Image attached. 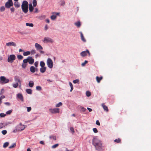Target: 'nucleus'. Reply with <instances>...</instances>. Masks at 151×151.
<instances>
[{"label":"nucleus","instance_id":"f704fd0d","mask_svg":"<svg viewBox=\"0 0 151 151\" xmlns=\"http://www.w3.org/2000/svg\"><path fill=\"white\" fill-rule=\"evenodd\" d=\"M16 146V144L15 143L13 144L12 145H11L9 147V148L10 149L12 148L15 147Z\"/></svg>","mask_w":151,"mask_h":151},{"label":"nucleus","instance_id":"c756f323","mask_svg":"<svg viewBox=\"0 0 151 151\" xmlns=\"http://www.w3.org/2000/svg\"><path fill=\"white\" fill-rule=\"evenodd\" d=\"M9 143L8 142H5L3 145V147L5 148L7 147L9 145Z\"/></svg>","mask_w":151,"mask_h":151},{"label":"nucleus","instance_id":"bf43d9fd","mask_svg":"<svg viewBox=\"0 0 151 151\" xmlns=\"http://www.w3.org/2000/svg\"><path fill=\"white\" fill-rule=\"evenodd\" d=\"M38 62L37 61L35 62V63L34 65L36 67H37L38 65Z\"/></svg>","mask_w":151,"mask_h":151},{"label":"nucleus","instance_id":"ddd939ff","mask_svg":"<svg viewBox=\"0 0 151 151\" xmlns=\"http://www.w3.org/2000/svg\"><path fill=\"white\" fill-rule=\"evenodd\" d=\"M35 47L37 50H42L43 49L42 47L38 43H36L35 44Z\"/></svg>","mask_w":151,"mask_h":151},{"label":"nucleus","instance_id":"dca6fc26","mask_svg":"<svg viewBox=\"0 0 151 151\" xmlns=\"http://www.w3.org/2000/svg\"><path fill=\"white\" fill-rule=\"evenodd\" d=\"M30 71L32 73H34L35 71H37V68H35V67L33 66H32L30 67Z\"/></svg>","mask_w":151,"mask_h":151},{"label":"nucleus","instance_id":"603ef678","mask_svg":"<svg viewBox=\"0 0 151 151\" xmlns=\"http://www.w3.org/2000/svg\"><path fill=\"white\" fill-rule=\"evenodd\" d=\"M88 63V61L87 60H85L84 62L82 63L81 64L82 66H84L85 64Z\"/></svg>","mask_w":151,"mask_h":151},{"label":"nucleus","instance_id":"79ce46f5","mask_svg":"<svg viewBox=\"0 0 151 151\" xmlns=\"http://www.w3.org/2000/svg\"><path fill=\"white\" fill-rule=\"evenodd\" d=\"M59 145V144H57L55 145H54L52 146V148H55L57 147H58Z\"/></svg>","mask_w":151,"mask_h":151},{"label":"nucleus","instance_id":"412c9836","mask_svg":"<svg viewBox=\"0 0 151 151\" xmlns=\"http://www.w3.org/2000/svg\"><path fill=\"white\" fill-rule=\"evenodd\" d=\"M29 9L30 12H32L33 11L34 9V8L32 6V4H29Z\"/></svg>","mask_w":151,"mask_h":151},{"label":"nucleus","instance_id":"3c124183","mask_svg":"<svg viewBox=\"0 0 151 151\" xmlns=\"http://www.w3.org/2000/svg\"><path fill=\"white\" fill-rule=\"evenodd\" d=\"M81 108L82 111L83 112H85L86 110V109L83 107H81Z\"/></svg>","mask_w":151,"mask_h":151},{"label":"nucleus","instance_id":"f3484780","mask_svg":"<svg viewBox=\"0 0 151 151\" xmlns=\"http://www.w3.org/2000/svg\"><path fill=\"white\" fill-rule=\"evenodd\" d=\"M17 97L19 99L22 101H24L23 98V96L22 94L21 93H18L17 95Z\"/></svg>","mask_w":151,"mask_h":151},{"label":"nucleus","instance_id":"c85d7f7f","mask_svg":"<svg viewBox=\"0 0 151 151\" xmlns=\"http://www.w3.org/2000/svg\"><path fill=\"white\" fill-rule=\"evenodd\" d=\"M33 6L35 7L37 5V1L36 0H33L32 2Z\"/></svg>","mask_w":151,"mask_h":151},{"label":"nucleus","instance_id":"c9c22d12","mask_svg":"<svg viewBox=\"0 0 151 151\" xmlns=\"http://www.w3.org/2000/svg\"><path fill=\"white\" fill-rule=\"evenodd\" d=\"M6 126V124L3 123H0V129L5 127Z\"/></svg>","mask_w":151,"mask_h":151},{"label":"nucleus","instance_id":"393cba45","mask_svg":"<svg viewBox=\"0 0 151 151\" xmlns=\"http://www.w3.org/2000/svg\"><path fill=\"white\" fill-rule=\"evenodd\" d=\"M26 91L28 94H31L32 93V90L30 89H26Z\"/></svg>","mask_w":151,"mask_h":151},{"label":"nucleus","instance_id":"de8ad7c7","mask_svg":"<svg viewBox=\"0 0 151 151\" xmlns=\"http://www.w3.org/2000/svg\"><path fill=\"white\" fill-rule=\"evenodd\" d=\"M1 132L3 135H5L7 133V131L6 130H3Z\"/></svg>","mask_w":151,"mask_h":151},{"label":"nucleus","instance_id":"13d9d810","mask_svg":"<svg viewBox=\"0 0 151 151\" xmlns=\"http://www.w3.org/2000/svg\"><path fill=\"white\" fill-rule=\"evenodd\" d=\"M5 98V96H2L0 97V100L1 101L2 99L4 98Z\"/></svg>","mask_w":151,"mask_h":151},{"label":"nucleus","instance_id":"052dcab7","mask_svg":"<svg viewBox=\"0 0 151 151\" xmlns=\"http://www.w3.org/2000/svg\"><path fill=\"white\" fill-rule=\"evenodd\" d=\"M45 16L43 15L40 17V19H45Z\"/></svg>","mask_w":151,"mask_h":151},{"label":"nucleus","instance_id":"37998d69","mask_svg":"<svg viewBox=\"0 0 151 151\" xmlns=\"http://www.w3.org/2000/svg\"><path fill=\"white\" fill-rule=\"evenodd\" d=\"M36 89L38 91H41L42 90V88L40 86H37L36 87Z\"/></svg>","mask_w":151,"mask_h":151},{"label":"nucleus","instance_id":"6e6552de","mask_svg":"<svg viewBox=\"0 0 151 151\" xmlns=\"http://www.w3.org/2000/svg\"><path fill=\"white\" fill-rule=\"evenodd\" d=\"M1 81L2 82V83H7L9 81L8 79H6L4 76H1L0 78Z\"/></svg>","mask_w":151,"mask_h":151},{"label":"nucleus","instance_id":"a211bd4d","mask_svg":"<svg viewBox=\"0 0 151 151\" xmlns=\"http://www.w3.org/2000/svg\"><path fill=\"white\" fill-rule=\"evenodd\" d=\"M103 79V77L101 76L100 77L97 76L96 77V81L98 83H99L100 82V81L102 80Z\"/></svg>","mask_w":151,"mask_h":151},{"label":"nucleus","instance_id":"a878e982","mask_svg":"<svg viewBox=\"0 0 151 151\" xmlns=\"http://www.w3.org/2000/svg\"><path fill=\"white\" fill-rule=\"evenodd\" d=\"M75 24L78 27H79L81 25V23L79 21H78L77 22L75 23Z\"/></svg>","mask_w":151,"mask_h":151},{"label":"nucleus","instance_id":"09e8293b","mask_svg":"<svg viewBox=\"0 0 151 151\" xmlns=\"http://www.w3.org/2000/svg\"><path fill=\"white\" fill-rule=\"evenodd\" d=\"M30 52V53H31L32 54H34L36 53L35 50H32Z\"/></svg>","mask_w":151,"mask_h":151},{"label":"nucleus","instance_id":"864d4df0","mask_svg":"<svg viewBox=\"0 0 151 151\" xmlns=\"http://www.w3.org/2000/svg\"><path fill=\"white\" fill-rule=\"evenodd\" d=\"M93 132L95 133H96L98 132V130L96 128H93Z\"/></svg>","mask_w":151,"mask_h":151},{"label":"nucleus","instance_id":"a18cd8bd","mask_svg":"<svg viewBox=\"0 0 151 151\" xmlns=\"http://www.w3.org/2000/svg\"><path fill=\"white\" fill-rule=\"evenodd\" d=\"M6 114L3 113H1L0 114V117H4L5 116H6Z\"/></svg>","mask_w":151,"mask_h":151},{"label":"nucleus","instance_id":"aec40b11","mask_svg":"<svg viewBox=\"0 0 151 151\" xmlns=\"http://www.w3.org/2000/svg\"><path fill=\"white\" fill-rule=\"evenodd\" d=\"M80 34H81V40L83 42H86V40L84 38L83 34H82V32H80Z\"/></svg>","mask_w":151,"mask_h":151},{"label":"nucleus","instance_id":"2f4dec72","mask_svg":"<svg viewBox=\"0 0 151 151\" xmlns=\"http://www.w3.org/2000/svg\"><path fill=\"white\" fill-rule=\"evenodd\" d=\"M17 58L19 60H22L23 58V56L21 55H18L17 56Z\"/></svg>","mask_w":151,"mask_h":151},{"label":"nucleus","instance_id":"0e129e2a","mask_svg":"<svg viewBox=\"0 0 151 151\" xmlns=\"http://www.w3.org/2000/svg\"><path fill=\"white\" fill-rule=\"evenodd\" d=\"M4 104H6L7 105H8V106H9L10 105V104L9 102H5L4 103Z\"/></svg>","mask_w":151,"mask_h":151},{"label":"nucleus","instance_id":"1a4fd4ad","mask_svg":"<svg viewBox=\"0 0 151 151\" xmlns=\"http://www.w3.org/2000/svg\"><path fill=\"white\" fill-rule=\"evenodd\" d=\"M49 111L52 114L59 113V108L50 109Z\"/></svg>","mask_w":151,"mask_h":151},{"label":"nucleus","instance_id":"774afa93","mask_svg":"<svg viewBox=\"0 0 151 151\" xmlns=\"http://www.w3.org/2000/svg\"><path fill=\"white\" fill-rule=\"evenodd\" d=\"M46 22L47 23H49L50 22V20H49V19H46Z\"/></svg>","mask_w":151,"mask_h":151},{"label":"nucleus","instance_id":"4468645a","mask_svg":"<svg viewBox=\"0 0 151 151\" xmlns=\"http://www.w3.org/2000/svg\"><path fill=\"white\" fill-rule=\"evenodd\" d=\"M6 45L7 46H13L15 47L16 46V43L13 42H9L7 43L6 44Z\"/></svg>","mask_w":151,"mask_h":151},{"label":"nucleus","instance_id":"7c9ffc66","mask_svg":"<svg viewBox=\"0 0 151 151\" xmlns=\"http://www.w3.org/2000/svg\"><path fill=\"white\" fill-rule=\"evenodd\" d=\"M26 24L27 26H28L32 27H33L34 26V25L32 23H26Z\"/></svg>","mask_w":151,"mask_h":151},{"label":"nucleus","instance_id":"f8f14e48","mask_svg":"<svg viewBox=\"0 0 151 151\" xmlns=\"http://www.w3.org/2000/svg\"><path fill=\"white\" fill-rule=\"evenodd\" d=\"M14 79L16 83H19L20 85H21V81L20 78L19 76H16L14 77Z\"/></svg>","mask_w":151,"mask_h":151},{"label":"nucleus","instance_id":"69168bd1","mask_svg":"<svg viewBox=\"0 0 151 151\" xmlns=\"http://www.w3.org/2000/svg\"><path fill=\"white\" fill-rule=\"evenodd\" d=\"M40 143L42 145H44V142L42 141H40Z\"/></svg>","mask_w":151,"mask_h":151},{"label":"nucleus","instance_id":"6e6d98bb","mask_svg":"<svg viewBox=\"0 0 151 151\" xmlns=\"http://www.w3.org/2000/svg\"><path fill=\"white\" fill-rule=\"evenodd\" d=\"M27 111L28 112H29L31 110V108L30 107H27Z\"/></svg>","mask_w":151,"mask_h":151},{"label":"nucleus","instance_id":"4c0bfd02","mask_svg":"<svg viewBox=\"0 0 151 151\" xmlns=\"http://www.w3.org/2000/svg\"><path fill=\"white\" fill-rule=\"evenodd\" d=\"M63 104L61 102H59L56 105V107H60V106H62Z\"/></svg>","mask_w":151,"mask_h":151},{"label":"nucleus","instance_id":"8fccbe9b","mask_svg":"<svg viewBox=\"0 0 151 151\" xmlns=\"http://www.w3.org/2000/svg\"><path fill=\"white\" fill-rule=\"evenodd\" d=\"M70 131L73 134L75 132V131L74 129V128L73 127H70Z\"/></svg>","mask_w":151,"mask_h":151},{"label":"nucleus","instance_id":"0eeeda50","mask_svg":"<svg viewBox=\"0 0 151 151\" xmlns=\"http://www.w3.org/2000/svg\"><path fill=\"white\" fill-rule=\"evenodd\" d=\"M26 127L24 125L22 124V123H20L17 127V130L18 131H22Z\"/></svg>","mask_w":151,"mask_h":151},{"label":"nucleus","instance_id":"bb28decb","mask_svg":"<svg viewBox=\"0 0 151 151\" xmlns=\"http://www.w3.org/2000/svg\"><path fill=\"white\" fill-rule=\"evenodd\" d=\"M114 142L117 143H120L121 142V139L119 138L117 139H116L115 140H114Z\"/></svg>","mask_w":151,"mask_h":151},{"label":"nucleus","instance_id":"a19ab883","mask_svg":"<svg viewBox=\"0 0 151 151\" xmlns=\"http://www.w3.org/2000/svg\"><path fill=\"white\" fill-rule=\"evenodd\" d=\"M49 137L50 139L52 138L54 140H56V138L55 136H50Z\"/></svg>","mask_w":151,"mask_h":151},{"label":"nucleus","instance_id":"423d86ee","mask_svg":"<svg viewBox=\"0 0 151 151\" xmlns=\"http://www.w3.org/2000/svg\"><path fill=\"white\" fill-rule=\"evenodd\" d=\"M13 4L12 0H8L5 4V6L7 8H9L11 6H13Z\"/></svg>","mask_w":151,"mask_h":151},{"label":"nucleus","instance_id":"e2e57ef3","mask_svg":"<svg viewBox=\"0 0 151 151\" xmlns=\"http://www.w3.org/2000/svg\"><path fill=\"white\" fill-rule=\"evenodd\" d=\"M87 109L89 111V112H91L92 111V110L91 109L89 108L88 107L87 108Z\"/></svg>","mask_w":151,"mask_h":151},{"label":"nucleus","instance_id":"338daca9","mask_svg":"<svg viewBox=\"0 0 151 151\" xmlns=\"http://www.w3.org/2000/svg\"><path fill=\"white\" fill-rule=\"evenodd\" d=\"M69 85H70V87H73V85L72 83L70 82L69 83Z\"/></svg>","mask_w":151,"mask_h":151},{"label":"nucleus","instance_id":"6ab92c4d","mask_svg":"<svg viewBox=\"0 0 151 151\" xmlns=\"http://www.w3.org/2000/svg\"><path fill=\"white\" fill-rule=\"evenodd\" d=\"M46 67H41V68H40V70L41 73H44L46 71Z\"/></svg>","mask_w":151,"mask_h":151},{"label":"nucleus","instance_id":"49530a36","mask_svg":"<svg viewBox=\"0 0 151 151\" xmlns=\"http://www.w3.org/2000/svg\"><path fill=\"white\" fill-rule=\"evenodd\" d=\"M12 110H9L6 112V114H10L12 112Z\"/></svg>","mask_w":151,"mask_h":151},{"label":"nucleus","instance_id":"9b49d317","mask_svg":"<svg viewBox=\"0 0 151 151\" xmlns=\"http://www.w3.org/2000/svg\"><path fill=\"white\" fill-rule=\"evenodd\" d=\"M88 53L89 56L90 55V53L88 50L86 51H82L81 53V55L82 57H85L87 55V54Z\"/></svg>","mask_w":151,"mask_h":151},{"label":"nucleus","instance_id":"7ed1b4c3","mask_svg":"<svg viewBox=\"0 0 151 151\" xmlns=\"http://www.w3.org/2000/svg\"><path fill=\"white\" fill-rule=\"evenodd\" d=\"M34 59L31 57H28L27 58L24 59L23 60V62L24 63H27L28 62L30 64H32L34 63Z\"/></svg>","mask_w":151,"mask_h":151},{"label":"nucleus","instance_id":"cd10ccee","mask_svg":"<svg viewBox=\"0 0 151 151\" xmlns=\"http://www.w3.org/2000/svg\"><path fill=\"white\" fill-rule=\"evenodd\" d=\"M45 64V63L42 61H41L40 63V65L42 67H44Z\"/></svg>","mask_w":151,"mask_h":151},{"label":"nucleus","instance_id":"4be33fe9","mask_svg":"<svg viewBox=\"0 0 151 151\" xmlns=\"http://www.w3.org/2000/svg\"><path fill=\"white\" fill-rule=\"evenodd\" d=\"M30 54V51H27L24 52L23 53V55L24 56H26L29 55Z\"/></svg>","mask_w":151,"mask_h":151},{"label":"nucleus","instance_id":"20e7f679","mask_svg":"<svg viewBox=\"0 0 151 151\" xmlns=\"http://www.w3.org/2000/svg\"><path fill=\"white\" fill-rule=\"evenodd\" d=\"M15 59L16 56L14 55H11L8 57L7 61L9 63H12Z\"/></svg>","mask_w":151,"mask_h":151},{"label":"nucleus","instance_id":"39448f33","mask_svg":"<svg viewBox=\"0 0 151 151\" xmlns=\"http://www.w3.org/2000/svg\"><path fill=\"white\" fill-rule=\"evenodd\" d=\"M47 63L48 67L51 68L53 66V63L52 59L50 58H48L47 62Z\"/></svg>","mask_w":151,"mask_h":151},{"label":"nucleus","instance_id":"58836bf2","mask_svg":"<svg viewBox=\"0 0 151 151\" xmlns=\"http://www.w3.org/2000/svg\"><path fill=\"white\" fill-rule=\"evenodd\" d=\"M73 82L74 83H79V81L78 79L75 80H73Z\"/></svg>","mask_w":151,"mask_h":151},{"label":"nucleus","instance_id":"f257e3e1","mask_svg":"<svg viewBox=\"0 0 151 151\" xmlns=\"http://www.w3.org/2000/svg\"><path fill=\"white\" fill-rule=\"evenodd\" d=\"M92 144L95 147L96 150H101L103 147L101 142L96 138L93 139Z\"/></svg>","mask_w":151,"mask_h":151},{"label":"nucleus","instance_id":"b1692460","mask_svg":"<svg viewBox=\"0 0 151 151\" xmlns=\"http://www.w3.org/2000/svg\"><path fill=\"white\" fill-rule=\"evenodd\" d=\"M29 85L30 87H32L34 86V82L32 81H29Z\"/></svg>","mask_w":151,"mask_h":151},{"label":"nucleus","instance_id":"4d7b16f0","mask_svg":"<svg viewBox=\"0 0 151 151\" xmlns=\"http://www.w3.org/2000/svg\"><path fill=\"white\" fill-rule=\"evenodd\" d=\"M96 124L98 125L99 126L100 125V123L99 120H97L96 121Z\"/></svg>","mask_w":151,"mask_h":151},{"label":"nucleus","instance_id":"5fc2aeb1","mask_svg":"<svg viewBox=\"0 0 151 151\" xmlns=\"http://www.w3.org/2000/svg\"><path fill=\"white\" fill-rule=\"evenodd\" d=\"M5 9L4 6H1L0 8V11H4Z\"/></svg>","mask_w":151,"mask_h":151},{"label":"nucleus","instance_id":"5701e85b","mask_svg":"<svg viewBox=\"0 0 151 151\" xmlns=\"http://www.w3.org/2000/svg\"><path fill=\"white\" fill-rule=\"evenodd\" d=\"M14 6L16 8H18L20 6V4L17 2H14Z\"/></svg>","mask_w":151,"mask_h":151},{"label":"nucleus","instance_id":"72a5a7b5","mask_svg":"<svg viewBox=\"0 0 151 151\" xmlns=\"http://www.w3.org/2000/svg\"><path fill=\"white\" fill-rule=\"evenodd\" d=\"M65 2L64 0H61L60 1V4L61 6H64L65 4Z\"/></svg>","mask_w":151,"mask_h":151},{"label":"nucleus","instance_id":"f03ea898","mask_svg":"<svg viewBox=\"0 0 151 151\" xmlns=\"http://www.w3.org/2000/svg\"><path fill=\"white\" fill-rule=\"evenodd\" d=\"M29 4L27 1H24L22 2L21 5V7L23 12L25 13H27L28 11Z\"/></svg>","mask_w":151,"mask_h":151},{"label":"nucleus","instance_id":"2eb2a0df","mask_svg":"<svg viewBox=\"0 0 151 151\" xmlns=\"http://www.w3.org/2000/svg\"><path fill=\"white\" fill-rule=\"evenodd\" d=\"M101 106L103 107L104 110L106 112H108L109 111V109H108L107 106L105 105L104 103H102L101 104Z\"/></svg>","mask_w":151,"mask_h":151},{"label":"nucleus","instance_id":"e433bc0d","mask_svg":"<svg viewBox=\"0 0 151 151\" xmlns=\"http://www.w3.org/2000/svg\"><path fill=\"white\" fill-rule=\"evenodd\" d=\"M27 63H24L23 62V63L22 65V67L23 68H25L27 66Z\"/></svg>","mask_w":151,"mask_h":151},{"label":"nucleus","instance_id":"c03bdc74","mask_svg":"<svg viewBox=\"0 0 151 151\" xmlns=\"http://www.w3.org/2000/svg\"><path fill=\"white\" fill-rule=\"evenodd\" d=\"M12 85L14 87V88H16L17 87L18 85V84L17 83H16L13 84Z\"/></svg>","mask_w":151,"mask_h":151},{"label":"nucleus","instance_id":"9d476101","mask_svg":"<svg viewBox=\"0 0 151 151\" xmlns=\"http://www.w3.org/2000/svg\"><path fill=\"white\" fill-rule=\"evenodd\" d=\"M43 42L45 43H47L48 42H52V40L49 37H45L43 40Z\"/></svg>","mask_w":151,"mask_h":151},{"label":"nucleus","instance_id":"473e14b6","mask_svg":"<svg viewBox=\"0 0 151 151\" xmlns=\"http://www.w3.org/2000/svg\"><path fill=\"white\" fill-rule=\"evenodd\" d=\"M51 19L52 20H54L56 18V16L55 15H53L51 16Z\"/></svg>","mask_w":151,"mask_h":151},{"label":"nucleus","instance_id":"ea45409f","mask_svg":"<svg viewBox=\"0 0 151 151\" xmlns=\"http://www.w3.org/2000/svg\"><path fill=\"white\" fill-rule=\"evenodd\" d=\"M86 96L88 97L90 96L91 95V93L89 91H87L86 92Z\"/></svg>","mask_w":151,"mask_h":151},{"label":"nucleus","instance_id":"680f3d73","mask_svg":"<svg viewBox=\"0 0 151 151\" xmlns=\"http://www.w3.org/2000/svg\"><path fill=\"white\" fill-rule=\"evenodd\" d=\"M11 11L12 12H14V7L11 8L10 9Z\"/></svg>","mask_w":151,"mask_h":151}]
</instances>
